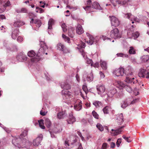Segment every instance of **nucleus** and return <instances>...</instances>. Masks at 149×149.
<instances>
[{"label":"nucleus","instance_id":"f257e3e1","mask_svg":"<svg viewBox=\"0 0 149 149\" xmlns=\"http://www.w3.org/2000/svg\"><path fill=\"white\" fill-rule=\"evenodd\" d=\"M27 134V131L24 130L19 136L14 137L12 140L13 144L19 148L26 147V145L29 142L26 139Z\"/></svg>","mask_w":149,"mask_h":149},{"label":"nucleus","instance_id":"f03ea898","mask_svg":"<svg viewBox=\"0 0 149 149\" xmlns=\"http://www.w3.org/2000/svg\"><path fill=\"white\" fill-rule=\"evenodd\" d=\"M45 40L44 39H41L40 38L39 41L40 42V47L39 49L38 53L36 57H35L31 59V62L33 63H36L39 61L40 60V56L44 54L45 51L47 49V46L45 42Z\"/></svg>","mask_w":149,"mask_h":149},{"label":"nucleus","instance_id":"7ed1b4c3","mask_svg":"<svg viewBox=\"0 0 149 149\" xmlns=\"http://www.w3.org/2000/svg\"><path fill=\"white\" fill-rule=\"evenodd\" d=\"M86 46V44L84 42H81L80 44L78 45L77 48L79 50V51L83 57L86 60V63L88 64H91V66H93V63L92 60L88 58L86 55V53L84 49H82L84 48Z\"/></svg>","mask_w":149,"mask_h":149},{"label":"nucleus","instance_id":"20e7f679","mask_svg":"<svg viewBox=\"0 0 149 149\" xmlns=\"http://www.w3.org/2000/svg\"><path fill=\"white\" fill-rule=\"evenodd\" d=\"M77 137L75 136L72 135L67 139L64 142L66 149H69L72 147L71 146L73 145L77 141Z\"/></svg>","mask_w":149,"mask_h":149},{"label":"nucleus","instance_id":"39448f33","mask_svg":"<svg viewBox=\"0 0 149 149\" xmlns=\"http://www.w3.org/2000/svg\"><path fill=\"white\" fill-rule=\"evenodd\" d=\"M11 4L9 1L0 0V13L4 12L6 7L9 6Z\"/></svg>","mask_w":149,"mask_h":149},{"label":"nucleus","instance_id":"423d86ee","mask_svg":"<svg viewBox=\"0 0 149 149\" xmlns=\"http://www.w3.org/2000/svg\"><path fill=\"white\" fill-rule=\"evenodd\" d=\"M93 74L92 71L89 73H88L86 71H84V72L83 75V79L84 81L86 80L88 82H91L93 81Z\"/></svg>","mask_w":149,"mask_h":149},{"label":"nucleus","instance_id":"0eeeda50","mask_svg":"<svg viewBox=\"0 0 149 149\" xmlns=\"http://www.w3.org/2000/svg\"><path fill=\"white\" fill-rule=\"evenodd\" d=\"M138 101V99H135L132 101L130 100V99H127L126 100L123 101L121 103V107L125 109L129 105L133 104Z\"/></svg>","mask_w":149,"mask_h":149},{"label":"nucleus","instance_id":"6e6552de","mask_svg":"<svg viewBox=\"0 0 149 149\" xmlns=\"http://www.w3.org/2000/svg\"><path fill=\"white\" fill-rule=\"evenodd\" d=\"M123 17L126 18L128 19L131 21L134 20L136 22H139V20L137 17H135L130 13H123Z\"/></svg>","mask_w":149,"mask_h":149},{"label":"nucleus","instance_id":"1a4fd4ad","mask_svg":"<svg viewBox=\"0 0 149 149\" xmlns=\"http://www.w3.org/2000/svg\"><path fill=\"white\" fill-rule=\"evenodd\" d=\"M124 127V126H122L117 129H112L111 131L110 132L111 135L113 136H115L120 134L123 132V129Z\"/></svg>","mask_w":149,"mask_h":149},{"label":"nucleus","instance_id":"9d476101","mask_svg":"<svg viewBox=\"0 0 149 149\" xmlns=\"http://www.w3.org/2000/svg\"><path fill=\"white\" fill-rule=\"evenodd\" d=\"M110 37L114 39L119 38L121 36L118 29L115 28L112 30L111 31Z\"/></svg>","mask_w":149,"mask_h":149},{"label":"nucleus","instance_id":"9b49d317","mask_svg":"<svg viewBox=\"0 0 149 149\" xmlns=\"http://www.w3.org/2000/svg\"><path fill=\"white\" fill-rule=\"evenodd\" d=\"M57 49L62 51L64 54L69 53L70 52V50L67 48L65 46L61 43H58L57 45Z\"/></svg>","mask_w":149,"mask_h":149},{"label":"nucleus","instance_id":"f8f14e48","mask_svg":"<svg viewBox=\"0 0 149 149\" xmlns=\"http://www.w3.org/2000/svg\"><path fill=\"white\" fill-rule=\"evenodd\" d=\"M110 20L111 22V26H113L114 27H116L118 26L120 24V21L119 19L114 16H110Z\"/></svg>","mask_w":149,"mask_h":149},{"label":"nucleus","instance_id":"ddd939ff","mask_svg":"<svg viewBox=\"0 0 149 149\" xmlns=\"http://www.w3.org/2000/svg\"><path fill=\"white\" fill-rule=\"evenodd\" d=\"M113 74L117 77L123 76L124 74V70L123 68L115 69L113 72Z\"/></svg>","mask_w":149,"mask_h":149},{"label":"nucleus","instance_id":"4468645a","mask_svg":"<svg viewBox=\"0 0 149 149\" xmlns=\"http://www.w3.org/2000/svg\"><path fill=\"white\" fill-rule=\"evenodd\" d=\"M17 60L19 62H25L27 60V57L23 52H21L16 56Z\"/></svg>","mask_w":149,"mask_h":149},{"label":"nucleus","instance_id":"2eb2a0df","mask_svg":"<svg viewBox=\"0 0 149 149\" xmlns=\"http://www.w3.org/2000/svg\"><path fill=\"white\" fill-rule=\"evenodd\" d=\"M125 82L128 83H132L136 84L137 83V79L135 77H126L125 79Z\"/></svg>","mask_w":149,"mask_h":149},{"label":"nucleus","instance_id":"dca6fc26","mask_svg":"<svg viewBox=\"0 0 149 149\" xmlns=\"http://www.w3.org/2000/svg\"><path fill=\"white\" fill-rule=\"evenodd\" d=\"M86 34L89 39V40L87 41L89 45H91L94 43L96 44L97 43V40L96 38H94L88 33H86Z\"/></svg>","mask_w":149,"mask_h":149},{"label":"nucleus","instance_id":"f3484780","mask_svg":"<svg viewBox=\"0 0 149 149\" xmlns=\"http://www.w3.org/2000/svg\"><path fill=\"white\" fill-rule=\"evenodd\" d=\"M82 102L80 100H77L74 106V109L77 111L81 110L82 108Z\"/></svg>","mask_w":149,"mask_h":149},{"label":"nucleus","instance_id":"a211bd4d","mask_svg":"<svg viewBox=\"0 0 149 149\" xmlns=\"http://www.w3.org/2000/svg\"><path fill=\"white\" fill-rule=\"evenodd\" d=\"M42 139V134H40L33 140V145L35 146H39L40 144Z\"/></svg>","mask_w":149,"mask_h":149},{"label":"nucleus","instance_id":"6ab92c4d","mask_svg":"<svg viewBox=\"0 0 149 149\" xmlns=\"http://www.w3.org/2000/svg\"><path fill=\"white\" fill-rule=\"evenodd\" d=\"M59 109V107H57L56 109V111H58V113L57 114V118L59 119H63L66 116V113L65 111H59L58 110Z\"/></svg>","mask_w":149,"mask_h":149},{"label":"nucleus","instance_id":"aec40b11","mask_svg":"<svg viewBox=\"0 0 149 149\" xmlns=\"http://www.w3.org/2000/svg\"><path fill=\"white\" fill-rule=\"evenodd\" d=\"M97 90L98 93L99 95H101L103 93L105 90V88L104 86L102 84H99L96 86Z\"/></svg>","mask_w":149,"mask_h":149},{"label":"nucleus","instance_id":"412c9836","mask_svg":"<svg viewBox=\"0 0 149 149\" xmlns=\"http://www.w3.org/2000/svg\"><path fill=\"white\" fill-rule=\"evenodd\" d=\"M63 97L64 99H68L71 97L72 93L68 90H63L62 91Z\"/></svg>","mask_w":149,"mask_h":149},{"label":"nucleus","instance_id":"4be33fe9","mask_svg":"<svg viewBox=\"0 0 149 149\" xmlns=\"http://www.w3.org/2000/svg\"><path fill=\"white\" fill-rule=\"evenodd\" d=\"M110 1L114 6H116V3L125 5L127 2V1L126 0H110Z\"/></svg>","mask_w":149,"mask_h":149},{"label":"nucleus","instance_id":"5701e85b","mask_svg":"<svg viewBox=\"0 0 149 149\" xmlns=\"http://www.w3.org/2000/svg\"><path fill=\"white\" fill-rule=\"evenodd\" d=\"M117 91L116 89L113 88L112 89L108 92L107 95L108 97V99H109V97H112L114 95L116 97H118V96L117 95Z\"/></svg>","mask_w":149,"mask_h":149},{"label":"nucleus","instance_id":"b1692460","mask_svg":"<svg viewBox=\"0 0 149 149\" xmlns=\"http://www.w3.org/2000/svg\"><path fill=\"white\" fill-rule=\"evenodd\" d=\"M91 0H88L87 1V6L86 7H83V8L87 12L89 13L92 12L91 10L92 7L91 6Z\"/></svg>","mask_w":149,"mask_h":149},{"label":"nucleus","instance_id":"393cba45","mask_svg":"<svg viewBox=\"0 0 149 149\" xmlns=\"http://www.w3.org/2000/svg\"><path fill=\"white\" fill-rule=\"evenodd\" d=\"M134 71V69L130 66H128L126 68L125 73L127 76L132 75Z\"/></svg>","mask_w":149,"mask_h":149},{"label":"nucleus","instance_id":"a878e982","mask_svg":"<svg viewBox=\"0 0 149 149\" xmlns=\"http://www.w3.org/2000/svg\"><path fill=\"white\" fill-rule=\"evenodd\" d=\"M114 85L116 86V87L120 89H123L125 87V85L123 82L120 81L116 80L114 84Z\"/></svg>","mask_w":149,"mask_h":149},{"label":"nucleus","instance_id":"bb28decb","mask_svg":"<svg viewBox=\"0 0 149 149\" xmlns=\"http://www.w3.org/2000/svg\"><path fill=\"white\" fill-rule=\"evenodd\" d=\"M76 121L75 118L73 116L72 113H70L69 115V118L67 120V122L68 124H72Z\"/></svg>","mask_w":149,"mask_h":149},{"label":"nucleus","instance_id":"cd10ccee","mask_svg":"<svg viewBox=\"0 0 149 149\" xmlns=\"http://www.w3.org/2000/svg\"><path fill=\"white\" fill-rule=\"evenodd\" d=\"M76 32L79 35L81 34L84 32V30L82 26L79 24H78L76 27Z\"/></svg>","mask_w":149,"mask_h":149},{"label":"nucleus","instance_id":"c85d7f7f","mask_svg":"<svg viewBox=\"0 0 149 149\" xmlns=\"http://www.w3.org/2000/svg\"><path fill=\"white\" fill-rule=\"evenodd\" d=\"M147 71L144 68H141L139 70L138 75L139 77L144 78L147 73Z\"/></svg>","mask_w":149,"mask_h":149},{"label":"nucleus","instance_id":"c756f323","mask_svg":"<svg viewBox=\"0 0 149 149\" xmlns=\"http://www.w3.org/2000/svg\"><path fill=\"white\" fill-rule=\"evenodd\" d=\"M24 24V22H22L19 19H18L14 22L13 25L15 27H19Z\"/></svg>","mask_w":149,"mask_h":149},{"label":"nucleus","instance_id":"7c9ffc66","mask_svg":"<svg viewBox=\"0 0 149 149\" xmlns=\"http://www.w3.org/2000/svg\"><path fill=\"white\" fill-rule=\"evenodd\" d=\"M60 84L61 88L63 89L68 90L71 88L70 86L67 82H62Z\"/></svg>","mask_w":149,"mask_h":149},{"label":"nucleus","instance_id":"2f4dec72","mask_svg":"<svg viewBox=\"0 0 149 149\" xmlns=\"http://www.w3.org/2000/svg\"><path fill=\"white\" fill-rule=\"evenodd\" d=\"M33 22L35 24H36V26L38 28L40 26L41 24V22L40 20L38 19L34 20L33 18H32L30 21V23L31 24Z\"/></svg>","mask_w":149,"mask_h":149},{"label":"nucleus","instance_id":"473e14b6","mask_svg":"<svg viewBox=\"0 0 149 149\" xmlns=\"http://www.w3.org/2000/svg\"><path fill=\"white\" fill-rule=\"evenodd\" d=\"M117 121L119 125L123 123V119L122 113H120L118 115L117 118Z\"/></svg>","mask_w":149,"mask_h":149},{"label":"nucleus","instance_id":"72a5a7b5","mask_svg":"<svg viewBox=\"0 0 149 149\" xmlns=\"http://www.w3.org/2000/svg\"><path fill=\"white\" fill-rule=\"evenodd\" d=\"M62 130L61 126L58 125L52 129L53 132L54 133H57L61 132Z\"/></svg>","mask_w":149,"mask_h":149},{"label":"nucleus","instance_id":"f704fd0d","mask_svg":"<svg viewBox=\"0 0 149 149\" xmlns=\"http://www.w3.org/2000/svg\"><path fill=\"white\" fill-rule=\"evenodd\" d=\"M19 30L18 29H16L14 30L12 33L11 37L13 39H15L19 33Z\"/></svg>","mask_w":149,"mask_h":149},{"label":"nucleus","instance_id":"c9c22d12","mask_svg":"<svg viewBox=\"0 0 149 149\" xmlns=\"http://www.w3.org/2000/svg\"><path fill=\"white\" fill-rule=\"evenodd\" d=\"M38 123L39 124L40 127L43 129H44L45 128V127L44 126V120L42 119H40L39 120H38V122H36L35 123V125H38Z\"/></svg>","mask_w":149,"mask_h":149},{"label":"nucleus","instance_id":"e433bc0d","mask_svg":"<svg viewBox=\"0 0 149 149\" xmlns=\"http://www.w3.org/2000/svg\"><path fill=\"white\" fill-rule=\"evenodd\" d=\"M92 8H93L95 9L100 10L102 9L100 4L96 2H94L92 5Z\"/></svg>","mask_w":149,"mask_h":149},{"label":"nucleus","instance_id":"4c0bfd02","mask_svg":"<svg viewBox=\"0 0 149 149\" xmlns=\"http://www.w3.org/2000/svg\"><path fill=\"white\" fill-rule=\"evenodd\" d=\"M16 12L18 13H27L28 10L26 8H22L20 9H17L16 10Z\"/></svg>","mask_w":149,"mask_h":149},{"label":"nucleus","instance_id":"58836bf2","mask_svg":"<svg viewBox=\"0 0 149 149\" xmlns=\"http://www.w3.org/2000/svg\"><path fill=\"white\" fill-rule=\"evenodd\" d=\"M93 104L96 108H99L102 105V103L101 102L97 101H93Z\"/></svg>","mask_w":149,"mask_h":149},{"label":"nucleus","instance_id":"ea45409f","mask_svg":"<svg viewBox=\"0 0 149 149\" xmlns=\"http://www.w3.org/2000/svg\"><path fill=\"white\" fill-rule=\"evenodd\" d=\"M45 123L47 128H49L52 125V123L50 120L48 118H46L45 119Z\"/></svg>","mask_w":149,"mask_h":149},{"label":"nucleus","instance_id":"a19ab883","mask_svg":"<svg viewBox=\"0 0 149 149\" xmlns=\"http://www.w3.org/2000/svg\"><path fill=\"white\" fill-rule=\"evenodd\" d=\"M100 65L101 67L103 70H107V64L105 61H101Z\"/></svg>","mask_w":149,"mask_h":149},{"label":"nucleus","instance_id":"79ce46f5","mask_svg":"<svg viewBox=\"0 0 149 149\" xmlns=\"http://www.w3.org/2000/svg\"><path fill=\"white\" fill-rule=\"evenodd\" d=\"M28 56L30 57H32L31 59L35 57H36V54L33 50H31L29 51L27 53Z\"/></svg>","mask_w":149,"mask_h":149},{"label":"nucleus","instance_id":"37998d69","mask_svg":"<svg viewBox=\"0 0 149 149\" xmlns=\"http://www.w3.org/2000/svg\"><path fill=\"white\" fill-rule=\"evenodd\" d=\"M54 20L52 19H49L48 22V29H52V25L54 24Z\"/></svg>","mask_w":149,"mask_h":149},{"label":"nucleus","instance_id":"c03bdc74","mask_svg":"<svg viewBox=\"0 0 149 149\" xmlns=\"http://www.w3.org/2000/svg\"><path fill=\"white\" fill-rule=\"evenodd\" d=\"M68 34L69 36L73 38L74 36V29L72 28L68 29Z\"/></svg>","mask_w":149,"mask_h":149},{"label":"nucleus","instance_id":"a18cd8bd","mask_svg":"<svg viewBox=\"0 0 149 149\" xmlns=\"http://www.w3.org/2000/svg\"><path fill=\"white\" fill-rule=\"evenodd\" d=\"M117 57H120L123 58H129L128 55L127 54H124L122 53H118L116 54Z\"/></svg>","mask_w":149,"mask_h":149},{"label":"nucleus","instance_id":"49530a36","mask_svg":"<svg viewBox=\"0 0 149 149\" xmlns=\"http://www.w3.org/2000/svg\"><path fill=\"white\" fill-rule=\"evenodd\" d=\"M141 59L143 61L146 62L149 60V56L147 55H143L141 57Z\"/></svg>","mask_w":149,"mask_h":149},{"label":"nucleus","instance_id":"de8ad7c7","mask_svg":"<svg viewBox=\"0 0 149 149\" xmlns=\"http://www.w3.org/2000/svg\"><path fill=\"white\" fill-rule=\"evenodd\" d=\"M132 36L130 38H134V39H136L138 38L139 35V33L138 32H136L134 33H132Z\"/></svg>","mask_w":149,"mask_h":149},{"label":"nucleus","instance_id":"09e8293b","mask_svg":"<svg viewBox=\"0 0 149 149\" xmlns=\"http://www.w3.org/2000/svg\"><path fill=\"white\" fill-rule=\"evenodd\" d=\"M126 90L129 93H132V88L130 86L128 85H125L124 87Z\"/></svg>","mask_w":149,"mask_h":149},{"label":"nucleus","instance_id":"8fccbe9b","mask_svg":"<svg viewBox=\"0 0 149 149\" xmlns=\"http://www.w3.org/2000/svg\"><path fill=\"white\" fill-rule=\"evenodd\" d=\"M96 127L100 131L102 132L104 130V128L102 125L100 123H97L96 125Z\"/></svg>","mask_w":149,"mask_h":149},{"label":"nucleus","instance_id":"3c124183","mask_svg":"<svg viewBox=\"0 0 149 149\" xmlns=\"http://www.w3.org/2000/svg\"><path fill=\"white\" fill-rule=\"evenodd\" d=\"M109 107L108 106H106L103 109V111L104 114H108L109 112Z\"/></svg>","mask_w":149,"mask_h":149},{"label":"nucleus","instance_id":"603ef678","mask_svg":"<svg viewBox=\"0 0 149 149\" xmlns=\"http://www.w3.org/2000/svg\"><path fill=\"white\" fill-rule=\"evenodd\" d=\"M92 114L93 116L95 119H99V116L98 114L94 110L92 112Z\"/></svg>","mask_w":149,"mask_h":149},{"label":"nucleus","instance_id":"864d4df0","mask_svg":"<svg viewBox=\"0 0 149 149\" xmlns=\"http://www.w3.org/2000/svg\"><path fill=\"white\" fill-rule=\"evenodd\" d=\"M0 126L3 128L7 133H9L10 132L11 130L9 129L4 127V126L1 123H0Z\"/></svg>","mask_w":149,"mask_h":149},{"label":"nucleus","instance_id":"5fc2aeb1","mask_svg":"<svg viewBox=\"0 0 149 149\" xmlns=\"http://www.w3.org/2000/svg\"><path fill=\"white\" fill-rule=\"evenodd\" d=\"M62 37L65 41H67L68 43L70 42V39L68 37L66 36L64 34H62Z\"/></svg>","mask_w":149,"mask_h":149},{"label":"nucleus","instance_id":"6e6d98bb","mask_svg":"<svg viewBox=\"0 0 149 149\" xmlns=\"http://www.w3.org/2000/svg\"><path fill=\"white\" fill-rule=\"evenodd\" d=\"M61 27L64 32L67 31V26L65 23L62 24L61 25Z\"/></svg>","mask_w":149,"mask_h":149},{"label":"nucleus","instance_id":"4d7b16f0","mask_svg":"<svg viewBox=\"0 0 149 149\" xmlns=\"http://www.w3.org/2000/svg\"><path fill=\"white\" fill-rule=\"evenodd\" d=\"M129 53L130 54H134L135 53V51L134 50L132 47H130L129 50Z\"/></svg>","mask_w":149,"mask_h":149},{"label":"nucleus","instance_id":"13d9d810","mask_svg":"<svg viewBox=\"0 0 149 149\" xmlns=\"http://www.w3.org/2000/svg\"><path fill=\"white\" fill-rule=\"evenodd\" d=\"M82 89L83 91L85 93L86 95L88 92V91L86 86L85 85H84L82 87Z\"/></svg>","mask_w":149,"mask_h":149},{"label":"nucleus","instance_id":"bf43d9fd","mask_svg":"<svg viewBox=\"0 0 149 149\" xmlns=\"http://www.w3.org/2000/svg\"><path fill=\"white\" fill-rule=\"evenodd\" d=\"M36 12H39L40 13H43L44 11V10L41 8L37 7H36Z\"/></svg>","mask_w":149,"mask_h":149},{"label":"nucleus","instance_id":"052dcab7","mask_svg":"<svg viewBox=\"0 0 149 149\" xmlns=\"http://www.w3.org/2000/svg\"><path fill=\"white\" fill-rule=\"evenodd\" d=\"M122 137L127 142L130 143L131 141L132 140L129 139V138H130V137H126L125 135H123Z\"/></svg>","mask_w":149,"mask_h":149},{"label":"nucleus","instance_id":"680f3d73","mask_svg":"<svg viewBox=\"0 0 149 149\" xmlns=\"http://www.w3.org/2000/svg\"><path fill=\"white\" fill-rule=\"evenodd\" d=\"M121 139H118L117 140V141L116 143V144L118 147L120 146V144L121 142Z\"/></svg>","mask_w":149,"mask_h":149},{"label":"nucleus","instance_id":"e2e57ef3","mask_svg":"<svg viewBox=\"0 0 149 149\" xmlns=\"http://www.w3.org/2000/svg\"><path fill=\"white\" fill-rule=\"evenodd\" d=\"M100 38L101 39H102L104 40L106 39H107L111 41V39L110 38H109L105 36H102L100 37Z\"/></svg>","mask_w":149,"mask_h":149},{"label":"nucleus","instance_id":"0e129e2a","mask_svg":"<svg viewBox=\"0 0 149 149\" xmlns=\"http://www.w3.org/2000/svg\"><path fill=\"white\" fill-rule=\"evenodd\" d=\"M49 131L51 134V137L52 138H54V137H55V136H54V134H53V133H54L53 132V131L51 129H49Z\"/></svg>","mask_w":149,"mask_h":149},{"label":"nucleus","instance_id":"69168bd1","mask_svg":"<svg viewBox=\"0 0 149 149\" xmlns=\"http://www.w3.org/2000/svg\"><path fill=\"white\" fill-rule=\"evenodd\" d=\"M40 7L44 8L45 7V2L43 1H40Z\"/></svg>","mask_w":149,"mask_h":149},{"label":"nucleus","instance_id":"338daca9","mask_svg":"<svg viewBox=\"0 0 149 149\" xmlns=\"http://www.w3.org/2000/svg\"><path fill=\"white\" fill-rule=\"evenodd\" d=\"M107 144L106 143H104L103 144L102 149H107Z\"/></svg>","mask_w":149,"mask_h":149},{"label":"nucleus","instance_id":"774afa93","mask_svg":"<svg viewBox=\"0 0 149 149\" xmlns=\"http://www.w3.org/2000/svg\"><path fill=\"white\" fill-rule=\"evenodd\" d=\"M47 113V111H43L42 110H41L40 111V114L41 115H42L43 116H45L46 115V113Z\"/></svg>","mask_w":149,"mask_h":149}]
</instances>
